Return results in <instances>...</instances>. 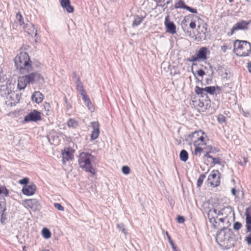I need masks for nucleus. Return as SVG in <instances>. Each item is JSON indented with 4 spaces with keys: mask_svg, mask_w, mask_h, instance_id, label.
Masks as SVG:
<instances>
[{
    "mask_svg": "<svg viewBox=\"0 0 251 251\" xmlns=\"http://www.w3.org/2000/svg\"><path fill=\"white\" fill-rule=\"evenodd\" d=\"M241 239L239 233L235 234L230 229L224 227L217 233L216 240L226 249L233 247Z\"/></svg>",
    "mask_w": 251,
    "mask_h": 251,
    "instance_id": "f257e3e1",
    "label": "nucleus"
},
{
    "mask_svg": "<svg viewBox=\"0 0 251 251\" xmlns=\"http://www.w3.org/2000/svg\"><path fill=\"white\" fill-rule=\"evenodd\" d=\"M24 75L18 77L17 86L20 90H24L29 84H42L44 82L43 76L37 72H33V70Z\"/></svg>",
    "mask_w": 251,
    "mask_h": 251,
    "instance_id": "f03ea898",
    "label": "nucleus"
},
{
    "mask_svg": "<svg viewBox=\"0 0 251 251\" xmlns=\"http://www.w3.org/2000/svg\"><path fill=\"white\" fill-rule=\"evenodd\" d=\"M15 66L21 74H25L31 72L33 68L31 66V61L26 52H21L14 59Z\"/></svg>",
    "mask_w": 251,
    "mask_h": 251,
    "instance_id": "7ed1b4c3",
    "label": "nucleus"
},
{
    "mask_svg": "<svg viewBox=\"0 0 251 251\" xmlns=\"http://www.w3.org/2000/svg\"><path fill=\"white\" fill-rule=\"evenodd\" d=\"M233 47L234 52L238 56H248L251 53V43L247 41L236 40Z\"/></svg>",
    "mask_w": 251,
    "mask_h": 251,
    "instance_id": "20e7f679",
    "label": "nucleus"
},
{
    "mask_svg": "<svg viewBox=\"0 0 251 251\" xmlns=\"http://www.w3.org/2000/svg\"><path fill=\"white\" fill-rule=\"evenodd\" d=\"M93 157V156L90 153L82 152L79 154L78 163L81 168L87 172L94 174L95 170L92 167L91 162Z\"/></svg>",
    "mask_w": 251,
    "mask_h": 251,
    "instance_id": "39448f33",
    "label": "nucleus"
},
{
    "mask_svg": "<svg viewBox=\"0 0 251 251\" xmlns=\"http://www.w3.org/2000/svg\"><path fill=\"white\" fill-rule=\"evenodd\" d=\"M189 137L191 139V141L194 146H201L206 145V141L208 140L206 135L201 130L195 131L192 134L189 135Z\"/></svg>",
    "mask_w": 251,
    "mask_h": 251,
    "instance_id": "423d86ee",
    "label": "nucleus"
},
{
    "mask_svg": "<svg viewBox=\"0 0 251 251\" xmlns=\"http://www.w3.org/2000/svg\"><path fill=\"white\" fill-rule=\"evenodd\" d=\"M221 174L218 170H213L209 175L208 181L211 186L217 187L220 184Z\"/></svg>",
    "mask_w": 251,
    "mask_h": 251,
    "instance_id": "0eeeda50",
    "label": "nucleus"
},
{
    "mask_svg": "<svg viewBox=\"0 0 251 251\" xmlns=\"http://www.w3.org/2000/svg\"><path fill=\"white\" fill-rule=\"evenodd\" d=\"M41 120V113L35 109L31 111L24 117V121L25 122H37Z\"/></svg>",
    "mask_w": 251,
    "mask_h": 251,
    "instance_id": "6e6552de",
    "label": "nucleus"
},
{
    "mask_svg": "<svg viewBox=\"0 0 251 251\" xmlns=\"http://www.w3.org/2000/svg\"><path fill=\"white\" fill-rule=\"evenodd\" d=\"M251 23V20L246 22L244 20H241L235 24L231 30L230 35H232L236 31L239 30H248L249 26Z\"/></svg>",
    "mask_w": 251,
    "mask_h": 251,
    "instance_id": "1a4fd4ad",
    "label": "nucleus"
},
{
    "mask_svg": "<svg viewBox=\"0 0 251 251\" xmlns=\"http://www.w3.org/2000/svg\"><path fill=\"white\" fill-rule=\"evenodd\" d=\"M25 204L26 206L34 211L39 210L40 208V204L38 201L35 199L26 200L25 201Z\"/></svg>",
    "mask_w": 251,
    "mask_h": 251,
    "instance_id": "9d476101",
    "label": "nucleus"
},
{
    "mask_svg": "<svg viewBox=\"0 0 251 251\" xmlns=\"http://www.w3.org/2000/svg\"><path fill=\"white\" fill-rule=\"evenodd\" d=\"M164 24L167 32L173 34L176 33V26L173 22L170 21L169 15L165 17Z\"/></svg>",
    "mask_w": 251,
    "mask_h": 251,
    "instance_id": "9b49d317",
    "label": "nucleus"
},
{
    "mask_svg": "<svg viewBox=\"0 0 251 251\" xmlns=\"http://www.w3.org/2000/svg\"><path fill=\"white\" fill-rule=\"evenodd\" d=\"M210 52L206 47L201 48L196 52L197 58L200 61H204L207 59V55L210 54Z\"/></svg>",
    "mask_w": 251,
    "mask_h": 251,
    "instance_id": "f8f14e48",
    "label": "nucleus"
},
{
    "mask_svg": "<svg viewBox=\"0 0 251 251\" xmlns=\"http://www.w3.org/2000/svg\"><path fill=\"white\" fill-rule=\"evenodd\" d=\"M74 151L71 148L65 149L62 152V161L64 164L66 161L72 160L73 158Z\"/></svg>",
    "mask_w": 251,
    "mask_h": 251,
    "instance_id": "ddd939ff",
    "label": "nucleus"
},
{
    "mask_svg": "<svg viewBox=\"0 0 251 251\" xmlns=\"http://www.w3.org/2000/svg\"><path fill=\"white\" fill-rule=\"evenodd\" d=\"M24 29L28 34L31 35L32 36L34 35V37L36 38L35 41V42H37V30L35 29L34 25L32 23L28 21Z\"/></svg>",
    "mask_w": 251,
    "mask_h": 251,
    "instance_id": "4468645a",
    "label": "nucleus"
},
{
    "mask_svg": "<svg viewBox=\"0 0 251 251\" xmlns=\"http://www.w3.org/2000/svg\"><path fill=\"white\" fill-rule=\"evenodd\" d=\"M36 186L34 184L26 185L23 187L22 192L24 194L27 196L33 195L36 191Z\"/></svg>",
    "mask_w": 251,
    "mask_h": 251,
    "instance_id": "2eb2a0df",
    "label": "nucleus"
},
{
    "mask_svg": "<svg viewBox=\"0 0 251 251\" xmlns=\"http://www.w3.org/2000/svg\"><path fill=\"white\" fill-rule=\"evenodd\" d=\"M93 131L91 133V139L94 140L98 138L100 134L99 124L98 122H93L91 123Z\"/></svg>",
    "mask_w": 251,
    "mask_h": 251,
    "instance_id": "dca6fc26",
    "label": "nucleus"
},
{
    "mask_svg": "<svg viewBox=\"0 0 251 251\" xmlns=\"http://www.w3.org/2000/svg\"><path fill=\"white\" fill-rule=\"evenodd\" d=\"M60 3L62 7L68 13H70L74 12V8L71 5L70 0H60Z\"/></svg>",
    "mask_w": 251,
    "mask_h": 251,
    "instance_id": "f3484780",
    "label": "nucleus"
},
{
    "mask_svg": "<svg viewBox=\"0 0 251 251\" xmlns=\"http://www.w3.org/2000/svg\"><path fill=\"white\" fill-rule=\"evenodd\" d=\"M199 32H200V37L201 39H205L206 38L205 33L207 31V25L203 21H201V24L198 25Z\"/></svg>",
    "mask_w": 251,
    "mask_h": 251,
    "instance_id": "a211bd4d",
    "label": "nucleus"
},
{
    "mask_svg": "<svg viewBox=\"0 0 251 251\" xmlns=\"http://www.w3.org/2000/svg\"><path fill=\"white\" fill-rule=\"evenodd\" d=\"M220 213L221 214V216L224 218H226L231 214L234 215V211L230 206L225 207L220 210Z\"/></svg>",
    "mask_w": 251,
    "mask_h": 251,
    "instance_id": "6ab92c4d",
    "label": "nucleus"
},
{
    "mask_svg": "<svg viewBox=\"0 0 251 251\" xmlns=\"http://www.w3.org/2000/svg\"><path fill=\"white\" fill-rule=\"evenodd\" d=\"M31 99L33 101L37 103H40L43 101L44 96L40 92L35 91L32 94Z\"/></svg>",
    "mask_w": 251,
    "mask_h": 251,
    "instance_id": "aec40b11",
    "label": "nucleus"
},
{
    "mask_svg": "<svg viewBox=\"0 0 251 251\" xmlns=\"http://www.w3.org/2000/svg\"><path fill=\"white\" fill-rule=\"evenodd\" d=\"M17 21L19 23L20 25L22 26L23 28H25L26 24L24 22V20L20 12H18L16 15Z\"/></svg>",
    "mask_w": 251,
    "mask_h": 251,
    "instance_id": "412c9836",
    "label": "nucleus"
},
{
    "mask_svg": "<svg viewBox=\"0 0 251 251\" xmlns=\"http://www.w3.org/2000/svg\"><path fill=\"white\" fill-rule=\"evenodd\" d=\"M75 83L76 85V89L80 93H84V92L85 91L79 77H77V80L75 81Z\"/></svg>",
    "mask_w": 251,
    "mask_h": 251,
    "instance_id": "4be33fe9",
    "label": "nucleus"
},
{
    "mask_svg": "<svg viewBox=\"0 0 251 251\" xmlns=\"http://www.w3.org/2000/svg\"><path fill=\"white\" fill-rule=\"evenodd\" d=\"M206 93H208L210 95H213L215 93L216 89H218V90H220V88L219 86L215 87V86H207L204 88Z\"/></svg>",
    "mask_w": 251,
    "mask_h": 251,
    "instance_id": "5701e85b",
    "label": "nucleus"
},
{
    "mask_svg": "<svg viewBox=\"0 0 251 251\" xmlns=\"http://www.w3.org/2000/svg\"><path fill=\"white\" fill-rule=\"evenodd\" d=\"M204 158L207 157L210 158L212 160V163L214 165L220 164L221 163V159L220 158H214L213 156L210 155L209 154L205 153L204 155Z\"/></svg>",
    "mask_w": 251,
    "mask_h": 251,
    "instance_id": "b1692460",
    "label": "nucleus"
},
{
    "mask_svg": "<svg viewBox=\"0 0 251 251\" xmlns=\"http://www.w3.org/2000/svg\"><path fill=\"white\" fill-rule=\"evenodd\" d=\"M180 159L183 161L186 162L188 158V153L185 150H182L179 154Z\"/></svg>",
    "mask_w": 251,
    "mask_h": 251,
    "instance_id": "393cba45",
    "label": "nucleus"
},
{
    "mask_svg": "<svg viewBox=\"0 0 251 251\" xmlns=\"http://www.w3.org/2000/svg\"><path fill=\"white\" fill-rule=\"evenodd\" d=\"M143 17H140L139 16H135L132 23V26L135 27L139 25L143 21Z\"/></svg>",
    "mask_w": 251,
    "mask_h": 251,
    "instance_id": "a878e982",
    "label": "nucleus"
},
{
    "mask_svg": "<svg viewBox=\"0 0 251 251\" xmlns=\"http://www.w3.org/2000/svg\"><path fill=\"white\" fill-rule=\"evenodd\" d=\"M68 126L70 127L76 128L78 126V122L74 119H69L67 122Z\"/></svg>",
    "mask_w": 251,
    "mask_h": 251,
    "instance_id": "bb28decb",
    "label": "nucleus"
},
{
    "mask_svg": "<svg viewBox=\"0 0 251 251\" xmlns=\"http://www.w3.org/2000/svg\"><path fill=\"white\" fill-rule=\"evenodd\" d=\"M242 114L247 117H251V104L247 106L245 110L242 109Z\"/></svg>",
    "mask_w": 251,
    "mask_h": 251,
    "instance_id": "cd10ccee",
    "label": "nucleus"
},
{
    "mask_svg": "<svg viewBox=\"0 0 251 251\" xmlns=\"http://www.w3.org/2000/svg\"><path fill=\"white\" fill-rule=\"evenodd\" d=\"M43 236L46 239H49L51 236V233L47 228H44L42 231Z\"/></svg>",
    "mask_w": 251,
    "mask_h": 251,
    "instance_id": "c85d7f7f",
    "label": "nucleus"
},
{
    "mask_svg": "<svg viewBox=\"0 0 251 251\" xmlns=\"http://www.w3.org/2000/svg\"><path fill=\"white\" fill-rule=\"evenodd\" d=\"M187 5H185L184 2L182 0H179L175 5V7L176 8H183L185 9V7Z\"/></svg>",
    "mask_w": 251,
    "mask_h": 251,
    "instance_id": "c756f323",
    "label": "nucleus"
},
{
    "mask_svg": "<svg viewBox=\"0 0 251 251\" xmlns=\"http://www.w3.org/2000/svg\"><path fill=\"white\" fill-rule=\"evenodd\" d=\"M205 177H206V176L204 174H201L200 176L197 180V186L198 187H200L201 186V185L203 183V180L205 178Z\"/></svg>",
    "mask_w": 251,
    "mask_h": 251,
    "instance_id": "7c9ffc66",
    "label": "nucleus"
},
{
    "mask_svg": "<svg viewBox=\"0 0 251 251\" xmlns=\"http://www.w3.org/2000/svg\"><path fill=\"white\" fill-rule=\"evenodd\" d=\"M1 194H3L4 196L7 197L8 196L9 191L5 186L0 185V195Z\"/></svg>",
    "mask_w": 251,
    "mask_h": 251,
    "instance_id": "2f4dec72",
    "label": "nucleus"
},
{
    "mask_svg": "<svg viewBox=\"0 0 251 251\" xmlns=\"http://www.w3.org/2000/svg\"><path fill=\"white\" fill-rule=\"evenodd\" d=\"M195 149L194 151V153L196 155H200L201 153L204 151V149L203 148L201 147L200 146H195Z\"/></svg>",
    "mask_w": 251,
    "mask_h": 251,
    "instance_id": "473e14b6",
    "label": "nucleus"
},
{
    "mask_svg": "<svg viewBox=\"0 0 251 251\" xmlns=\"http://www.w3.org/2000/svg\"><path fill=\"white\" fill-rule=\"evenodd\" d=\"M208 218H209L210 222L213 225V226L215 227H216V226H217L216 224H217V223H218V221L217 220V218H215L214 217L210 218V213H208Z\"/></svg>",
    "mask_w": 251,
    "mask_h": 251,
    "instance_id": "72a5a7b5",
    "label": "nucleus"
},
{
    "mask_svg": "<svg viewBox=\"0 0 251 251\" xmlns=\"http://www.w3.org/2000/svg\"><path fill=\"white\" fill-rule=\"evenodd\" d=\"M117 227L120 230H121L125 235L126 234V230L125 227V225L123 223L118 224L117 225Z\"/></svg>",
    "mask_w": 251,
    "mask_h": 251,
    "instance_id": "f704fd0d",
    "label": "nucleus"
},
{
    "mask_svg": "<svg viewBox=\"0 0 251 251\" xmlns=\"http://www.w3.org/2000/svg\"><path fill=\"white\" fill-rule=\"evenodd\" d=\"M217 120L221 124L225 123L226 121V118L223 115L220 114L217 117Z\"/></svg>",
    "mask_w": 251,
    "mask_h": 251,
    "instance_id": "c9c22d12",
    "label": "nucleus"
},
{
    "mask_svg": "<svg viewBox=\"0 0 251 251\" xmlns=\"http://www.w3.org/2000/svg\"><path fill=\"white\" fill-rule=\"evenodd\" d=\"M85 104L88 107L89 110L92 112L94 110V107L92 104V103L90 100H87V101L84 102Z\"/></svg>",
    "mask_w": 251,
    "mask_h": 251,
    "instance_id": "e433bc0d",
    "label": "nucleus"
},
{
    "mask_svg": "<svg viewBox=\"0 0 251 251\" xmlns=\"http://www.w3.org/2000/svg\"><path fill=\"white\" fill-rule=\"evenodd\" d=\"M245 216L246 218L251 217V205L246 209Z\"/></svg>",
    "mask_w": 251,
    "mask_h": 251,
    "instance_id": "4c0bfd02",
    "label": "nucleus"
},
{
    "mask_svg": "<svg viewBox=\"0 0 251 251\" xmlns=\"http://www.w3.org/2000/svg\"><path fill=\"white\" fill-rule=\"evenodd\" d=\"M242 226L241 223L239 222H236L233 224V229L235 230H239Z\"/></svg>",
    "mask_w": 251,
    "mask_h": 251,
    "instance_id": "58836bf2",
    "label": "nucleus"
},
{
    "mask_svg": "<svg viewBox=\"0 0 251 251\" xmlns=\"http://www.w3.org/2000/svg\"><path fill=\"white\" fill-rule=\"evenodd\" d=\"M122 171L123 174L128 175L130 173V168L127 166H124L122 168Z\"/></svg>",
    "mask_w": 251,
    "mask_h": 251,
    "instance_id": "ea45409f",
    "label": "nucleus"
},
{
    "mask_svg": "<svg viewBox=\"0 0 251 251\" xmlns=\"http://www.w3.org/2000/svg\"><path fill=\"white\" fill-rule=\"evenodd\" d=\"M187 61L189 62H196L200 61V60L198 58H197V55H192L191 58H189L187 59Z\"/></svg>",
    "mask_w": 251,
    "mask_h": 251,
    "instance_id": "a19ab883",
    "label": "nucleus"
},
{
    "mask_svg": "<svg viewBox=\"0 0 251 251\" xmlns=\"http://www.w3.org/2000/svg\"><path fill=\"white\" fill-rule=\"evenodd\" d=\"M29 179L27 177H25L19 180V183L21 184L26 185L28 183Z\"/></svg>",
    "mask_w": 251,
    "mask_h": 251,
    "instance_id": "79ce46f5",
    "label": "nucleus"
},
{
    "mask_svg": "<svg viewBox=\"0 0 251 251\" xmlns=\"http://www.w3.org/2000/svg\"><path fill=\"white\" fill-rule=\"evenodd\" d=\"M54 206L57 208L58 210L63 211L64 210V208L63 206L61 205L60 203H54Z\"/></svg>",
    "mask_w": 251,
    "mask_h": 251,
    "instance_id": "37998d69",
    "label": "nucleus"
},
{
    "mask_svg": "<svg viewBox=\"0 0 251 251\" xmlns=\"http://www.w3.org/2000/svg\"><path fill=\"white\" fill-rule=\"evenodd\" d=\"M80 94L82 96V99L84 102L87 101V100H90L85 91L84 92V93H81Z\"/></svg>",
    "mask_w": 251,
    "mask_h": 251,
    "instance_id": "c03bdc74",
    "label": "nucleus"
},
{
    "mask_svg": "<svg viewBox=\"0 0 251 251\" xmlns=\"http://www.w3.org/2000/svg\"><path fill=\"white\" fill-rule=\"evenodd\" d=\"M204 146H205L203 148V149H204L203 151L205 152V153L209 154V152L211 151L212 147L210 146H206V145Z\"/></svg>",
    "mask_w": 251,
    "mask_h": 251,
    "instance_id": "a18cd8bd",
    "label": "nucleus"
},
{
    "mask_svg": "<svg viewBox=\"0 0 251 251\" xmlns=\"http://www.w3.org/2000/svg\"><path fill=\"white\" fill-rule=\"evenodd\" d=\"M198 76L203 77V76L205 74V72L202 69H199L197 71L196 73Z\"/></svg>",
    "mask_w": 251,
    "mask_h": 251,
    "instance_id": "49530a36",
    "label": "nucleus"
},
{
    "mask_svg": "<svg viewBox=\"0 0 251 251\" xmlns=\"http://www.w3.org/2000/svg\"><path fill=\"white\" fill-rule=\"evenodd\" d=\"M185 9L187 10L190 11L191 13H197V10L196 9L192 8L190 6H188L187 5V6L185 7Z\"/></svg>",
    "mask_w": 251,
    "mask_h": 251,
    "instance_id": "de8ad7c7",
    "label": "nucleus"
},
{
    "mask_svg": "<svg viewBox=\"0 0 251 251\" xmlns=\"http://www.w3.org/2000/svg\"><path fill=\"white\" fill-rule=\"evenodd\" d=\"M203 88H201L198 86H196L195 88V91L197 95H199L201 93V91H203Z\"/></svg>",
    "mask_w": 251,
    "mask_h": 251,
    "instance_id": "09e8293b",
    "label": "nucleus"
},
{
    "mask_svg": "<svg viewBox=\"0 0 251 251\" xmlns=\"http://www.w3.org/2000/svg\"><path fill=\"white\" fill-rule=\"evenodd\" d=\"M245 241L247 242L248 244L251 245V233H250L249 235L245 238Z\"/></svg>",
    "mask_w": 251,
    "mask_h": 251,
    "instance_id": "8fccbe9b",
    "label": "nucleus"
},
{
    "mask_svg": "<svg viewBox=\"0 0 251 251\" xmlns=\"http://www.w3.org/2000/svg\"><path fill=\"white\" fill-rule=\"evenodd\" d=\"M166 235L167 236V238H168V241H169L170 244L172 245V246L173 249H175L174 245L173 244V242L172 241L171 238V237H170V235H169V233H168V232L167 231L166 232Z\"/></svg>",
    "mask_w": 251,
    "mask_h": 251,
    "instance_id": "3c124183",
    "label": "nucleus"
},
{
    "mask_svg": "<svg viewBox=\"0 0 251 251\" xmlns=\"http://www.w3.org/2000/svg\"><path fill=\"white\" fill-rule=\"evenodd\" d=\"M177 221L178 223L181 224L184 223L185 219L183 216H178L177 218Z\"/></svg>",
    "mask_w": 251,
    "mask_h": 251,
    "instance_id": "603ef678",
    "label": "nucleus"
},
{
    "mask_svg": "<svg viewBox=\"0 0 251 251\" xmlns=\"http://www.w3.org/2000/svg\"><path fill=\"white\" fill-rule=\"evenodd\" d=\"M189 26L192 29L195 28L196 26L195 22H191L189 25Z\"/></svg>",
    "mask_w": 251,
    "mask_h": 251,
    "instance_id": "864d4df0",
    "label": "nucleus"
},
{
    "mask_svg": "<svg viewBox=\"0 0 251 251\" xmlns=\"http://www.w3.org/2000/svg\"><path fill=\"white\" fill-rule=\"evenodd\" d=\"M203 91H201V93L199 95H201V97H203L204 96H206L207 93H206L205 88L203 89Z\"/></svg>",
    "mask_w": 251,
    "mask_h": 251,
    "instance_id": "5fc2aeb1",
    "label": "nucleus"
},
{
    "mask_svg": "<svg viewBox=\"0 0 251 251\" xmlns=\"http://www.w3.org/2000/svg\"><path fill=\"white\" fill-rule=\"evenodd\" d=\"M221 49L224 52H226L227 50V46L226 45H223L221 47Z\"/></svg>",
    "mask_w": 251,
    "mask_h": 251,
    "instance_id": "6e6d98bb",
    "label": "nucleus"
},
{
    "mask_svg": "<svg viewBox=\"0 0 251 251\" xmlns=\"http://www.w3.org/2000/svg\"><path fill=\"white\" fill-rule=\"evenodd\" d=\"M247 68L248 71L250 73H251V61H250L247 63Z\"/></svg>",
    "mask_w": 251,
    "mask_h": 251,
    "instance_id": "4d7b16f0",
    "label": "nucleus"
},
{
    "mask_svg": "<svg viewBox=\"0 0 251 251\" xmlns=\"http://www.w3.org/2000/svg\"><path fill=\"white\" fill-rule=\"evenodd\" d=\"M231 193L233 196H236L237 193H238L235 188H232L231 190Z\"/></svg>",
    "mask_w": 251,
    "mask_h": 251,
    "instance_id": "13d9d810",
    "label": "nucleus"
},
{
    "mask_svg": "<svg viewBox=\"0 0 251 251\" xmlns=\"http://www.w3.org/2000/svg\"><path fill=\"white\" fill-rule=\"evenodd\" d=\"M192 72L193 73V74L195 76V78L197 79L198 81H202V79H203V78H201V80H200L198 78L197 75H196V73L194 72V71L193 70V68H192Z\"/></svg>",
    "mask_w": 251,
    "mask_h": 251,
    "instance_id": "bf43d9fd",
    "label": "nucleus"
},
{
    "mask_svg": "<svg viewBox=\"0 0 251 251\" xmlns=\"http://www.w3.org/2000/svg\"><path fill=\"white\" fill-rule=\"evenodd\" d=\"M45 107V109L46 110H48V111H49V108H50V104L49 103H46L44 106Z\"/></svg>",
    "mask_w": 251,
    "mask_h": 251,
    "instance_id": "052dcab7",
    "label": "nucleus"
},
{
    "mask_svg": "<svg viewBox=\"0 0 251 251\" xmlns=\"http://www.w3.org/2000/svg\"><path fill=\"white\" fill-rule=\"evenodd\" d=\"M225 218H224V217H223V218H219V219H217V220L218 222H221L222 223H223L225 220Z\"/></svg>",
    "mask_w": 251,
    "mask_h": 251,
    "instance_id": "680f3d73",
    "label": "nucleus"
},
{
    "mask_svg": "<svg viewBox=\"0 0 251 251\" xmlns=\"http://www.w3.org/2000/svg\"><path fill=\"white\" fill-rule=\"evenodd\" d=\"M73 77L75 78L76 80H77V77H79V76H77V74L76 73L74 72L73 73Z\"/></svg>",
    "mask_w": 251,
    "mask_h": 251,
    "instance_id": "e2e57ef3",
    "label": "nucleus"
},
{
    "mask_svg": "<svg viewBox=\"0 0 251 251\" xmlns=\"http://www.w3.org/2000/svg\"><path fill=\"white\" fill-rule=\"evenodd\" d=\"M199 105L201 107H202L204 106V103L203 102H200V103L199 104Z\"/></svg>",
    "mask_w": 251,
    "mask_h": 251,
    "instance_id": "0e129e2a",
    "label": "nucleus"
},
{
    "mask_svg": "<svg viewBox=\"0 0 251 251\" xmlns=\"http://www.w3.org/2000/svg\"><path fill=\"white\" fill-rule=\"evenodd\" d=\"M219 210H217V209H214L213 211V212L215 214H217V213H218V211Z\"/></svg>",
    "mask_w": 251,
    "mask_h": 251,
    "instance_id": "69168bd1",
    "label": "nucleus"
},
{
    "mask_svg": "<svg viewBox=\"0 0 251 251\" xmlns=\"http://www.w3.org/2000/svg\"><path fill=\"white\" fill-rule=\"evenodd\" d=\"M244 162L245 163H246L248 162L247 158H244Z\"/></svg>",
    "mask_w": 251,
    "mask_h": 251,
    "instance_id": "338daca9",
    "label": "nucleus"
},
{
    "mask_svg": "<svg viewBox=\"0 0 251 251\" xmlns=\"http://www.w3.org/2000/svg\"><path fill=\"white\" fill-rule=\"evenodd\" d=\"M220 210H219V211H218L217 215H218V216H221V214L220 213Z\"/></svg>",
    "mask_w": 251,
    "mask_h": 251,
    "instance_id": "774afa93",
    "label": "nucleus"
}]
</instances>
